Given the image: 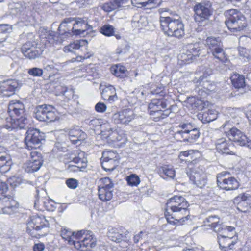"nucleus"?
Masks as SVG:
<instances>
[{"instance_id": "1", "label": "nucleus", "mask_w": 251, "mask_h": 251, "mask_svg": "<svg viewBox=\"0 0 251 251\" xmlns=\"http://www.w3.org/2000/svg\"><path fill=\"white\" fill-rule=\"evenodd\" d=\"M25 112L24 104L19 100H12L8 105V113L10 118H7V124L3 128L11 131L25 128L28 120L22 116Z\"/></svg>"}, {"instance_id": "2", "label": "nucleus", "mask_w": 251, "mask_h": 251, "mask_svg": "<svg viewBox=\"0 0 251 251\" xmlns=\"http://www.w3.org/2000/svg\"><path fill=\"white\" fill-rule=\"evenodd\" d=\"M199 137V131L197 128H193L190 123H181L175 126L174 138L177 141L194 143Z\"/></svg>"}, {"instance_id": "3", "label": "nucleus", "mask_w": 251, "mask_h": 251, "mask_svg": "<svg viewBox=\"0 0 251 251\" xmlns=\"http://www.w3.org/2000/svg\"><path fill=\"white\" fill-rule=\"evenodd\" d=\"M227 19L225 24L232 32L243 30L247 26L245 16L236 9H231L225 12Z\"/></svg>"}, {"instance_id": "4", "label": "nucleus", "mask_w": 251, "mask_h": 251, "mask_svg": "<svg viewBox=\"0 0 251 251\" xmlns=\"http://www.w3.org/2000/svg\"><path fill=\"white\" fill-rule=\"evenodd\" d=\"M187 207V202L185 199L180 196H174V225H181L188 220L190 216Z\"/></svg>"}, {"instance_id": "5", "label": "nucleus", "mask_w": 251, "mask_h": 251, "mask_svg": "<svg viewBox=\"0 0 251 251\" xmlns=\"http://www.w3.org/2000/svg\"><path fill=\"white\" fill-rule=\"evenodd\" d=\"M234 230V227L227 226L223 227L217 232L219 245L223 251H227L232 249L233 246L236 243L235 238L236 232Z\"/></svg>"}, {"instance_id": "6", "label": "nucleus", "mask_w": 251, "mask_h": 251, "mask_svg": "<svg viewBox=\"0 0 251 251\" xmlns=\"http://www.w3.org/2000/svg\"><path fill=\"white\" fill-rule=\"evenodd\" d=\"M7 184L3 182H0V194L2 196L0 197L2 207V213L7 214L14 213L18 207V202L11 196H7L5 195L8 190Z\"/></svg>"}, {"instance_id": "7", "label": "nucleus", "mask_w": 251, "mask_h": 251, "mask_svg": "<svg viewBox=\"0 0 251 251\" xmlns=\"http://www.w3.org/2000/svg\"><path fill=\"white\" fill-rule=\"evenodd\" d=\"M75 238L78 240H74L72 245L77 250L85 251L96 245V239L90 231H79L76 233Z\"/></svg>"}, {"instance_id": "8", "label": "nucleus", "mask_w": 251, "mask_h": 251, "mask_svg": "<svg viewBox=\"0 0 251 251\" xmlns=\"http://www.w3.org/2000/svg\"><path fill=\"white\" fill-rule=\"evenodd\" d=\"M193 10L195 12V21L200 25L203 22L208 20L213 13L212 5L208 1L197 3L194 6Z\"/></svg>"}, {"instance_id": "9", "label": "nucleus", "mask_w": 251, "mask_h": 251, "mask_svg": "<svg viewBox=\"0 0 251 251\" xmlns=\"http://www.w3.org/2000/svg\"><path fill=\"white\" fill-rule=\"evenodd\" d=\"M166 107L162 100L153 99L149 104V111L151 118L155 121H158L167 116L170 112L168 110H162Z\"/></svg>"}, {"instance_id": "10", "label": "nucleus", "mask_w": 251, "mask_h": 251, "mask_svg": "<svg viewBox=\"0 0 251 251\" xmlns=\"http://www.w3.org/2000/svg\"><path fill=\"white\" fill-rule=\"evenodd\" d=\"M34 114L35 117L40 121L52 122L58 117L56 109L50 105L38 106Z\"/></svg>"}, {"instance_id": "11", "label": "nucleus", "mask_w": 251, "mask_h": 251, "mask_svg": "<svg viewBox=\"0 0 251 251\" xmlns=\"http://www.w3.org/2000/svg\"><path fill=\"white\" fill-rule=\"evenodd\" d=\"M206 45L208 47V52H211L215 58L223 62L226 60L222 43L220 40L216 38L208 37Z\"/></svg>"}, {"instance_id": "12", "label": "nucleus", "mask_w": 251, "mask_h": 251, "mask_svg": "<svg viewBox=\"0 0 251 251\" xmlns=\"http://www.w3.org/2000/svg\"><path fill=\"white\" fill-rule=\"evenodd\" d=\"M206 45L208 47V52H211L215 58L223 62L226 60L222 43L220 40L216 38L208 37Z\"/></svg>"}, {"instance_id": "13", "label": "nucleus", "mask_w": 251, "mask_h": 251, "mask_svg": "<svg viewBox=\"0 0 251 251\" xmlns=\"http://www.w3.org/2000/svg\"><path fill=\"white\" fill-rule=\"evenodd\" d=\"M98 187L99 199L102 201L110 200L113 197V183L109 177H104L100 179Z\"/></svg>"}, {"instance_id": "14", "label": "nucleus", "mask_w": 251, "mask_h": 251, "mask_svg": "<svg viewBox=\"0 0 251 251\" xmlns=\"http://www.w3.org/2000/svg\"><path fill=\"white\" fill-rule=\"evenodd\" d=\"M227 172H222L217 176V184L221 189L226 191H231L237 189L239 186V183L234 177H226Z\"/></svg>"}, {"instance_id": "15", "label": "nucleus", "mask_w": 251, "mask_h": 251, "mask_svg": "<svg viewBox=\"0 0 251 251\" xmlns=\"http://www.w3.org/2000/svg\"><path fill=\"white\" fill-rule=\"evenodd\" d=\"M43 139L42 134L36 128L29 129L26 132V136L25 138V142L26 148L28 150H32L37 148Z\"/></svg>"}, {"instance_id": "16", "label": "nucleus", "mask_w": 251, "mask_h": 251, "mask_svg": "<svg viewBox=\"0 0 251 251\" xmlns=\"http://www.w3.org/2000/svg\"><path fill=\"white\" fill-rule=\"evenodd\" d=\"M30 159L24 165V167L27 172H34L39 170L42 165V159L40 153L37 151L30 153Z\"/></svg>"}, {"instance_id": "17", "label": "nucleus", "mask_w": 251, "mask_h": 251, "mask_svg": "<svg viewBox=\"0 0 251 251\" xmlns=\"http://www.w3.org/2000/svg\"><path fill=\"white\" fill-rule=\"evenodd\" d=\"M47 223L46 220L43 216H32L27 225V231L33 236L37 237V234L33 235L32 230L40 231L47 226Z\"/></svg>"}, {"instance_id": "18", "label": "nucleus", "mask_w": 251, "mask_h": 251, "mask_svg": "<svg viewBox=\"0 0 251 251\" xmlns=\"http://www.w3.org/2000/svg\"><path fill=\"white\" fill-rule=\"evenodd\" d=\"M228 135L229 140L238 143L241 146H246L251 149V140L237 128H231Z\"/></svg>"}, {"instance_id": "19", "label": "nucleus", "mask_w": 251, "mask_h": 251, "mask_svg": "<svg viewBox=\"0 0 251 251\" xmlns=\"http://www.w3.org/2000/svg\"><path fill=\"white\" fill-rule=\"evenodd\" d=\"M237 209L242 212H247L251 209V196L247 194H240L234 199Z\"/></svg>"}, {"instance_id": "20", "label": "nucleus", "mask_w": 251, "mask_h": 251, "mask_svg": "<svg viewBox=\"0 0 251 251\" xmlns=\"http://www.w3.org/2000/svg\"><path fill=\"white\" fill-rule=\"evenodd\" d=\"M19 83L16 79H7L0 83V91L4 97H10L13 95L19 87Z\"/></svg>"}, {"instance_id": "21", "label": "nucleus", "mask_w": 251, "mask_h": 251, "mask_svg": "<svg viewBox=\"0 0 251 251\" xmlns=\"http://www.w3.org/2000/svg\"><path fill=\"white\" fill-rule=\"evenodd\" d=\"M189 176L190 180L197 187L202 188L204 187L207 183V175L206 173L202 170L196 171L190 175L187 173Z\"/></svg>"}, {"instance_id": "22", "label": "nucleus", "mask_w": 251, "mask_h": 251, "mask_svg": "<svg viewBox=\"0 0 251 251\" xmlns=\"http://www.w3.org/2000/svg\"><path fill=\"white\" fill-rule=\"evenodd\" d=\"M215 145L218 152L226 154L233 153L231 150V149L233 148L232 144L229 139L227 140L225 137L218 138L216 141Z\"/></svg>"}, {"instance_id": "23", "label": "nucleus", "mask_w": 251, "mask_h": 251, "mask_svg": "<svg viewBox=\"0 0 251 251\" xmlns=\"http://www.w3.org/2000/svg\"><path fill=\"white\" fill-rule=\"evenodd\" d=\"M134 115L132 111L129 109H125L122 111L115 113L113 119L116 123L127 124L133 120Z\"/></svg>"}, {"instance_id": "24", "label": "nucleus", "mask_w": 251, "mask_h": 251, "mask_svg": "<svg viewBox=\"0 0 251 251\" xmlns=\"http://www.w3.org/2000/svg\"><path fill=\"white\" fill-rule=\"evenodd\" d=\"M21 50L24 56L30 59L38 58L42 54V51L40 49L31 46L29 42L24 44Z\"/></svg>"}, {"instance_id": "25", "label": "nucleus", "mask_w": 251, "mask_h": 251, "mask_svg": "<svg viewBox=\"0 0 251 251\" xmlns=\"http://www.w3.org/2000/svg\"><path fill=\"white\" fill-rule=\"evenodd\" d=\"M91 28V26L88 25L84 20L78 18L75 23L73 24L72 30L74 34L83 35L86 30Z\"/></svg>"}, {"instance_id": "26", "label": "nucleus", "mask_w": 251, "mask_h": 251, "mask_svg": "<svg viewBox=\"0 0 251 251\" xmlns=\"http://www.w3.org/2000/svg\"><path fill=\"white\" fill-rule=\"evenodd\" d=\"M161 0H131L133 6L137 8L146 7L152 9L158 6L161 3Z\"/></svg>"}, {"instance_id": "27", "label": "nucleus", "mask_w": 251, "mask_h": 251, "mask_svg": "<svg viewBox=\"0 0 251 251\" xmlns=\"http://www.w3.org/2000/svg\"><path fill=\"white\" fill-rule=\"evenodd\" d=\"M69 135L71 141L74 144L84 140L86 136L85 133L78 126L71 129L69 132Z\"/></svg>"}, {"instance_id": "28", "label": "nucleus", "mask_w": 251, "mask_h": 251, "mask_svg": "<svg viewBox=\"0 0 251 251\" xmlns=\"http://www.w3.org/2000/svg\"><path fill=\"white\" fill-rule=\"evenodd\" d=\"M204 223L216 232H218L219 230L222 229L223 227L227 226L220 223V218L217 215L208 216L205 219Z\"/></svg>"}, {"instance_id": "29", "label": "nucleus", "mask_w": 251, "mask_h": 251, "mask_svg": "<svg viewBox=\"0 0 251 251\" xmlns=\"http://www.w3.org/2000/svg\"><path fill=\"white\" fill-rule=\"evenodd\" d=\"M101 136L103 139L114 140L113 136L117 135V132L113 130L109 123H105L100 125Z\"/></svg>"}, {"instance_id": "30", "label": "nucleus", "mask_w": 251, "mask_h": 251, "mask_svg": "<svg viewBox=\"0 0 251 251\" xmlns=\"http://www.w3.org/2000/svg\"><path fill=\"white\" fill-rule=\"evenodd\" d=\"M101 97L110 102L114 101L117 99L115 88L112 85L106 86L101 92Z\"/></svg>"}, {"instance_id": "31", "label": "nucleus", "mask_w": 251, "mask_h": 251, "mask_svg": "<svg viewBox=\"0 0 251 251\" xmlns=\"http://www.w3.org/2000/svg\"><path fill=\"white\" fill-rule=\"evenodd\" d=\"M0 147V171L6 172L10 169L11 164L10 156Z\"/></svg>"}, {"instance_id": "32", "label": "nucleus", "mask_w": 251, "mask_h": 251, "mask_svg": "<svg viewBox=\"0 0 251 251\" xmlns=\"http://www.w3.org/2000/svg\"><path fill=\"white\" fill-rule=\"evenodd\" d=\"M161 26L164 33L168 36H173L172 20L170 17H160Z\"/></svg>"}, {"instance_id": "33", "label": "nucleus", "mask_w": 251, "mask_h": 251, "mask_svg": "<svg viewBox=\"0 0 251 251\" xmlns=\"http://www.w3.org/2000/svg\"><path fill=\"white\" fill-rule=\"evenodd\" d=\"M87 43L86 40H76L65 46L63 50L65 52H72L74 50L79 49L81 47H84L86 49Z\"/></svg>"}, {"instance_id": "34", "label": "nucleus", "mask_w": 251, "mask_h": 251, "mask_svg": "<svg viewBox=\"0 0 251 251\" xmlns=\"http://www.w3.org/2000/svg\"><path fill=\"white\" fill-rule=\"evenodd\" d=\"M196 86H201V88H200L198 91L199 94L201 96H204L205 95L208 94L209 92L212 91L215 89V85L210 81L207 80H202L201 84L200 85L199 83Z\"/></svg>"}, {"instance_id": "35", "label": "nucleus", "mask_w": 251, "mask_h": 251, "mask_svg": "<svg viewBox=\"0 0 251 251\" xmlns=\"http://www.w3.org/2000/svg\"><path fill=\"white\" fill-rule=\"evenodd\" d=\"M177 58L178 63L180 65L189 63L193 59V55L191 53H189L185 48L181 51Z\"/></svg>"}, {"instance_id": "36", "label": "nucleus", "mask_w": 251, "mask_h": 251, "mask_svg": "<svg viewBox=\"0 0 251 251\" xmlns=\"http://www.w3.org/2000/svg\"><path fill=\"white\" fill-rule=\"evenodd\" d=\"M11 13L24 19H26L27 15L26 8L25 5L18 3L15 4L14 7L11 9Z\"/></svg>"}, {"instance_id": "37", "label": "nucleus", "mask_w": 251, "mask_h": 251, "mask_svg": "<svg viewBox=\"0 0 251 251\" xmlns=\"http://www.w3.org/2000/svg\"><path fill=\"white\" fill-rule=\"evenodd\" d=\"M107 236L112 241L116 242H120L124 240V236L119 232L118 228L111 227L109 229Z\"/></svg>"}, {"instance_id": "38", "label": "nucleus", "mask_w": 251, "mask_h": 251, "mask_svg": "<svg viewBox=\"0 0 251 251\" xmlns=\"http://www.w3.org/2000/svg\"><path fill=\"white\" fill-rule=\"evenodd\" d=\"M230 78L232 85L236 88H243L245 85V78L242 75L234 74Z\"/></svg>"}, {"instance_id": "39", "label": "nucleus", "mask_w": 251, "mask_h": 251, "mask_svg": "<svg viewBox=\"0 0 251 251\" xmlns=\"http://www.w3.org/2000/svg\"><path fill=\"white\" fill-rule=\"evenodd\" d=\"M110 70L111 73L117 77L122 78L126 75V67L120 64L112 66Z\"/></svg>"}, {"instance_id": "40", "label": "nucleus", "mask_w": 251, "mask_h": 251, "mask_svg": "<svg viewBox=\"0 0 251 251\" xmlns=\"http://www.w3.org/2000/svg\"><path fill=\"white\" fill-rule=\"evenodd\" d=\"M159 173L164 179H172L173 176L172 168L168 165H163L159 168Z\"/></svg>"}, {"instance_id": "41", "label": "nucleus", "mask_w": 251, "mask_h": 251, "mask_svg": "<svg viewBox=\"0 0 251 251\" xmlns=\"http://www.w3.org/2000/svg\"><path fill=\"white\" fill-rule=\"evenodd\" d=\"M172 198H170L166 204L165 209V216L168 223L171 224L172 219H173V203L172 202Z\"/></svg>"}, {"instance_id": "42", "label": "nucleus", "mask_w": 251, "mask_h": 251, "mask_svg": "<svg viewBox=\"0 0 251 251\" xmlns=\"http://www.w3.org/2000/svg\"><path fill=\"white\" fill-rule=\"evenodd\" d=\"M185 49L189 53H191L193 55L194 58L199 55L201 47L198 43L190 44L186 46Z\"/></svg>"}, {"instance_id": "43", "label": "nucleus", "mask_w": 251, "mask_h": 251, "mask_svg": "<svg viewBox=\"0 0 251 251\" xmlns=\"http://www.w3.org/2000/svg\"><path fill=\"white\" fill-rule=\"evenodd\" d=\"M60 235L62 238L67 241L70 245H72V242L74 240V238L75 237L74 232L66 228L62 229L60 231Z\"/></svg>"}, {"instance_id": "44", "label": "nucleus", "mask_w": 251, "mask_h": 251, "mask_svg": "<svg viewBox=\"0 0 251 251\" xmlns=\"http://www.w3.org/2000/svg\"><path fill=\"white\" fill-rule=\"evenodd\" d=\"M72 21L73 19L71 18H66L60 24L58 27V31L61 36L66 34H70V33L69 32L70 30L68 29L67 24L70 23Z\"/></svg>"}, {"instance_id": "45", "label": "nucleus", "mask_w": 251, "mask_h": 251, "mask_svg": "<svg viewBox=\"0 0 251 251\" xmlns=\"http://www.w3.org/2000/svg\"><path fill=\"white\" fill-rule=\"evenodd\" d=\"M11 29V26L9 25H0V43L5 41L8 36V32Z\"/></svg>"}, {"instance_id": "46", "label": "nucleus", "mask_w": 251, "mask_h": 251, "mask_svg": "<svg viewBox=\"0 0 251 251\" xmlns=\"http://www.w3.org/2000/svg\"><path fill=\"white\" fill-rule=\"evenodd\" d=\"M202 71V75H201L199 78L195 77L193 80L196 85H198V83L200 85L202 80H203L204 78H206L207 76L212 74V71L209 68H205L204 70H203Z\"/></svg>"}, {"instance_id": "47", "label": "nucleus", "mask_w": 251, "mask_h": 251, "mask_svg": "<svg viewBox=\"0 0 251 251\" xmlns=\"http://www.w3.org/2000/svg\"><path fill=\"white\" fill-rule=\"evenodd\" d=\"M126 180L128 185L132 187H137L140 183V178L135 174H132L127 176L126 178Z\"/></svg>"}, {"instance_id": "48", "label": "nucleus", "mask_w": 251, "mask_h": 251, "mask_svg": "<svg viewBox=\"0 0 251 251\" xmlns=\"http://www.w3.org/2000/svg\"><path fill=\"white\" fill-rule=\"evenodd\" d=\"M118 161L102 160L101 166L105 171H113L118 165Z\"/></svg>"}, {"instance_id": "49", "label": "nucleus", "mask_w": 251, "mask_h": 251, "mask_svg": "<svg viewBox=\"0 0 251 251\" xmlns=\"http://www.w3.org/2000/svg\"><path fill=\"white\" fill-rule=\"evenodd\" d=\"M100 32L105 36L110 37L114 35L115 28L111 25H105L100 28Z\"/></svg>"}, {"instance_id": "50", "label": "nucleus", "mask_w": 251, "mask_h": 251, "mask_svg": "<svg viewBox=\"0 0 251 251\" xmlns=\"http://www.w3.org/2000/svg\"><path fill=\"white\" fill-rule=\"evenodd\" d=\"M102 160L118 161V156L117 153L113 151H104L102 153Z\"/></svg>"}, {"instance_id": "51", "label": "nucleus", "mask_w": 251, "mask_h": 251, "mask_svg": "<svg viewBox=\"0 0 251 251\" xmlns=\"http://www.w3.org/2000/svg\"><path fill=\"white\" fill-rule=\"evenodd\" d=\"M201 157V153L198 150H190V155L188 162L194 164L197 163Z\"/></svg>"}, {"instance_id": "52", "label": "nucleus", "mask_w": 251, "mask_h": 251, "mask_svg": "<svg viewBox=\"0 0 251 251\" xmlns=\"http://www.w3.org/2000/svg\"><path fill=\"white\" fill-rule=\"evenodd\" d=\"M111 2L115 10H122L128 6L127 0H112Z\"/></svg>"}, {"instance_id": "53", "label": "nucleus", "mask_w": 251, "mask_h": 251, "mask_svg": "<svg viewBox=\"0 0 251 251\" xmlns=\"http://www.w3.org/2000/svg\"><path fill=\"white\" fill-rule=\"evenodd\" d=\"M28 74L34 77H41L43 74V71L41 68L38 67H33L29 69L27 71Z\"/></svg>"}, {"instance_id": "54", "label": "nucleus", "mask_w": 251, "mask_h": 251, "mask_svg": "<svg viewBox=\"0 0 251 251\" xmlns=\"http://www.w3.org/2000/svg\"><path fill=\"white\" fill-rule=\"evenodd\" d=\"M239 53L240 56L246 58L247 60L251 59V51L245 48L240 47L239 49Z\"/></svg>"}, {"instance_id": "55", "label": "nucleus", "mask_w": 251, "mask_h": 251, "mask_svg": "<svg viewBox=\"0 0 251 251\" xmlns=\"http://www.w3.org/2000/svg\"><path fill=\"white\" fill-rule=\"evenodd\" d=\"M100 7L101 8V9H102L106 12H110L112 11L115 10L111 0L108 2L101 4L100 6Z\"/></svg>"}, {"instance_id": "56", "label": "nucleus", "mask_w": 251, "mask_h": 251, "mask_svg": "<svg viewBox=\"0 0 251 251\" xmlns=\"http://www.w3.org/2000/svg\"><path fill=\"white\" fill-rule=\"evenodd\" d=\"M113 137L114 138V140H110V141H121L122 143H125L127 141V138L124 133L120 134L117 132V135L116 136H113Z\"/></svg>"}, {"instance_id": "57", "label": "nucleus", "mask_w": 251, "mask_h": 251, "mask_svg": "<svg viewBox=\"0 0 251 251\" xmlns=\"http://www.w3.org/2000/svg\"><path fill=\"white\" fill-rule=\"evenodd\" d=\"M179 29H174V36L178 38H181L184 35V25H179Z\"/></svg>"}, {"instance_id": "58", "label": "nucleus", "mask_w": 251, "mask_h": 251, "mask_svg": "<svg viewBox=\"0 0 251 251\" xmlns=\"http://www.w3.org/2000/svg\"><path fill=\"white\" fill-rule=\"evenodd\" d=\"M66 184L69 188L71 189H75L78 186V182L76 179L74 178H69L66 180Z\"/></svg>"}, {"instance_id": "59", "label": "nucleus", "mask_w": 251, "mask_h": 251, "mask_svg": "<svg viewBox=\"0 0 251 251\" xmlns=\"http://www.w3.org/2000/svg\"><path fill=\"white\" fill-rule=\"evenodd\" d=\"M55 203L52 200L48 199L47 201L45 202V206L47 209L50 211H53L55 209Z\"/></svg>"}, {"instance_id": "60", "label": "nucleus", "mask_w": 251, "mask_h": 251, "mask_svg": "<svg viewBox=\"0 0 251 251\" xmlns=\"http://www.w3.org/2000/svg\"><path fill=\"white\" fill-rule=\"evenodd\" d=\"M204 116H205L208 122L212 121L216 118V115L212 110H208L207 113L204 114Z\"/></svg>"}, {"instance_id": "61", "label": "nucleus", "mask_w": 251, "mask_h": 251, "mask_svg": "<svg viewBox=\"0 0 251 251\" xmlns=\"http://www.w3.org/2000/svg\"><path fill=\"white\" fill-rule=\"evenodd\" d=\"M93 55L92 53H87L86 54H85L83 56H77L75 58H73L72 59V62H80L82 60L86 59L89 58L91 56Z\"/></svg>"}, {"instance_id": "62", "label": "nucleus", "mask_w": 251, "mask_h": 251, "mask_svg": "<svg viewBox=\"0 0 251 251\" xmlns=\"http://www.w3.org/2000/svg\"><path fill=\"white\" fill-rule=\"evenodd\" d=\"M95 110L97 112L103 113L106 110V106L102 102L98 103L95 106Z\"/></svg>"}, {"instance_id": "63", "label": "nucleus", "mask_w": 251, "mask_h": 251, "mask_svg": "<svg viewBox=\"0 0 251 251\" xmlns=\"http://www.w3.org/2000/svg\"><path fill=\"white\" fill-rule=\"evenodd\" d=\"M189 155L190 150H188L181 152L178 156L180 160L182 161H188Z\"/></svg>"}, {"instance_id": "64", "label": "nucleus", "mask_w": 251, "mask_h": 251, "mask_svg": "<svg viewBox=\"0 0 251 251\" xmlns=\"http://www.w3.org/2000/svg\"><path fill=\"white\" fill-rule=\"evenodd\" d=\"M44 249L45 245L42 243L35 244L33 246V251H43Z\"/></svg>"}]
</instances>
